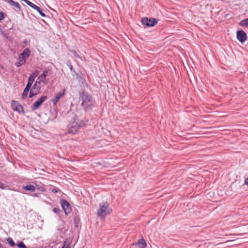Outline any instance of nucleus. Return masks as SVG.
<instances>
[{
  "mask_svg": "<svg viewBox=\"0 0 248 248\" xmlns=\"http://www.w3.org/2000/svg\"><path fill=\"white\" fill-rule=\"evenodd\" d=\"M40 84H41V83H39V81L36 80L34 84L32 86L31 90H33V91L37 93H40V90H41Z\"/></svg>",
  "mask_w": 248,
  "mask_h": 248,
  "instance_id": "obj_14",
  "label": "nucleus"
},
{
  "mask_svg": "<svg viewBox=\"0 0 248 248\" xmlns=\"http://www.w3.org/2000/svg\"><path fill=\"white\" fill-rule=\"evenodd\" d=\"M59 189L57 188H54L52 189V192L54 193H57L58 192Z\"/></svg>",
  "mask_w": 248,
  "mask_h": 248,
  "instance_id": "obj_33",
  "label": "nucleus"
},
{
  "mask_svg": "<svg viewBox=\"0 0 248 248\" xmlns=\"http://www.w3.org/2000/svg\"><path fill=\"white\" fill-rule=\"evenodd\" d=\"M88 121L78 119L76 115L71 120L68 125L69 133L75 134L77 133L81 127L85 126Z\"/></svg>",
  "mask_w": 248,
  "mask_h": 248,
  "instance_id": "obj_1",
  "label": "nucleus"
},
{
  "mask_svg": "<svg viewBox=\"0 0 248 248\" xmlns=\"http://www.w3.org/2000/svg\"><path fill=\"white\" fill-rule=\"evenodd\" d=\"M7 241L8 243L9 244V245L10 246L14 247L15 246V245H16L15 243L11 238L9 237L7 239Z\"/></svg>",
  "mask_w": 248,
  "mask_h": 248,
  "instance_id": "obj_24",
  "label": "nucleus"
},
{
  "mask_svg": "<svg viewBox=\"0 0 248 248\" xmlns=\"http://www.w3.org/2000/svg\"><path fill=\"white\" fill-rule=\"evenodd\" d=\"M17 246L19 248H27L26 246L23 242H19L17 244Z\"/></svg>",
  "mask_w": 248,
  "mask_h": 248,
  "instance_id": "obj_26",
  "label": "nucleus"
},
{
  "mask_svg": "<svg viewBox=\"0 0 248 248\" xmlns=\"http://www.w3.org/2000/svg\"><path fill=\"white\" fill-rule=\"evenodd\" d=\"M245 184L248 185V177L245 179Z\"/></svg>",
  "mask_w": 248,
  "mask_h": 248,
  "instance_id": "obj_38",
  "label": "nucleus"
},
{
  "mask_svg": "<svg viewBox=\"0 0 248 248\" xmlns=\"http://www.w3.org/2000/svg\"><path fill=\"white\" fill-rule=\"evenodd\" d=\"M39 74V71L37 70L34 71L30 76V78L32 77V78L35 79V78L37 77Z\"/></svg>",
  "mask_w": 248,
  "mask_h": 248,
  "instance_id": "obj_23",
  "label": "nucleus"
},
{
  "mask_svg": "<svg viewBox=\"0 0 248 248\" xmlns=\"http://www.w3.org/2000/svg\"><path fill=\"white\" fill-rule=\"evenodd\" d=\"M0 188L1 189H7L10 190V187L9 185H6L5 183H3L1 181H0Z\"/></svg>",
  "mask_w": 248,
  "mask_h": 248,
  "instance_id": "obj_18",
  "label": "nucleus"
},
{
  "mask_svg": "<svg viewBox=\"0 0 248 248\" xmlns=\"http://www.w3.org/2000/svg\"><path fill=\"white\" fill-rule=\"evenodd\" d=\"M71 52L74 54L75 57L81 59L80 57L79 56V55L77 53V52L75 50H71Z\"/></svg>",
  "mask_w": 248,
  "mask_h": 248,
  "instance_id": "obj_28",
  "label": "nucleus"
},
{
  "mask_svg": "<svg viewBox=\"0 0 248 248\" xmlns=\"http://www.w3.org/2000/svg\"><path fill=\"white\" fill-rule=\"evenodd\" d=\"M236 38L240 42L243 43L247 40V33L242 30H238L236 32Z\"/></svg>",
  "mask_w": 248,
  "mask_h": 248,
  "instance_id": "obj_9",
  "label": "nucleus"
},
{
  "mask_svg": "<svg viewBox=\"0 0 248 248\" xmlns=\"http://www.w3.org/2000/svg\"><path fill=\"white\" fill-rule=\"evenodd\" d=\"M7 2L12 6L13 9L15 11L18 12L21 11L20 4L13 0H8Z\"/></svg>",
  "mask_w": 248,
  "mask_h": 248,
  "instance_id": "obj_11",
  "label": "nucleus"
},
{
  "mask_svg": "<svg viewBox=\"0 0 248 248\" xmlns=\"http://www.w3.org/2000/svg\"><path fill=\"white\" fill-rule=\"evenodd\" d=\"M21 0L25 2L28 5H29V3H31V2L29 0Z\"/></svg>",
  "mask_w": 248,
  "mask_h": 248,
  "instance_id": "obj_35",
  "label": "nucleus"
},
{
  "mask_svg": "<svg viewBox=\"0 0 248 248\" xmlns=\"http://www.w3.org/2000/svg\"><path fill=\"white\" fill-rule=\"evenodd\" d=\"M32 84H31L30 82H28L26 86L25 89H28L29 90H30L31 89Z\"/></svg>",
  "mask_w": 248,
  "mask_h": 248,
  "instance_id": "obj_29",
  "label": "nucleus"
},
{
  "mask_svg": "<svg viewBox=\"0 0 248 248\" xmlns=\"http://www.w3.org/2000/svg\"><path fill=\"white\" fill-rule=\"evenodd\" d=\"M61 206L65 213V214L67 216L71 212L72 209L71 207V205L68 202V201H67L65 199H61Z\"/></svg>",
  "mask_w": 248,
  "mask_h": 248,
  "instance_id": "obj_6",
  "label": "nucleus"
},
{
  "mask_svg": "<svg viewBox=\"0 0 248 248\" xmlns=\"http://www.w3.org/2000/svg\"><path fill=\"white\" fill-rule=\"evenodd\" d=\"M48 73V71L47 70H44L43 73L38 77L36 81H39L40 83L42 82L46 84L47 82L46 81V78Z\"/></svg>",
  "mask_w": 248,
  "mask_h": 248,
  "instance_id": "obj_12",
  "label": "nucleus"
},
{
  "mask_svg": "<svg viewBox=\"0 0 248 248\" xmlns=\"http://www.w3.org/2000/svg\"><path fill=\"white\" fill-rule=\"evenodd\" d=\"M71 241L68 239H66L65 241H64L63 246L62 248H70V247H69Z\"/></svg>",
  "mask_w": 248,
  "mask_h": 248,
  "instance_id": "obj_19",
  "label": "nucleus"
},
{
  "mask_svg": "<svg viewBox=\"0 0 248 248\" xmlns=\"http://www.w3.org/2000/svg\"><path fill=\"white\" fill-rule=\"evenodd\" d=\"M30 90H28V89H24V91H23V92L22 94V95H21V97L23 99H25L27 97V96L29 93V92Z\"/></svg>",
  "mask_w": 248,
  "mask_h": 248,
  "instance_id": "obj_22",
  "label": "nucleus"
},
{
  "mask_svg": "<svg viewBox=\"0 0 248 248\" xmlns=\"http://www.w3.org/2000/svg\"><path fill=\"white\" fill-rule=\"evenodd\" d=\"M34 80L35 79L32 78V77L31 78L29 77L28 82H30L31 84L32 85L33 82L34 81Z\"/></svg>",
  "mask_w": 248,
  "mask_h": 248,
  "instance_id": "obj_32",
  "label": "nucleus"
},
{
  "mask_svg": "<svg viewBox=\"0 0 248 248\" xmlns=\"http://www.w3.org/2000/svg\"><path fill=\"white\" fill-rule=\"evenodd\" d=\"M239 25L242 27H248V18L241 20Z\"/></svg>",
  "mask_w": 248,
  "mask_h": 248,
  "instance_id": "obj_17",
  "label": "nucleus"
},
{
  "mask_svg": "<svg viewBox=\"0 0 248 248\" xmlns=\"http://www.w3.org/2000/svg\"><path fill=\"white\" fill-rule=\"evenodd\" d=\"M29 6L33 9L36 10L42 17H44L46 16V15L43 12L42 9L33 3L31 2V3H29Z\"/></svg>",
  "mask_w": 248,
  "mask_h": 248,
  "instance_id": "obj_13",
  "label": "nucleus"
},
{
  "mask_svg": "<svg viewBox=\"0 0 248 248\" xmlns=\"http://www.w3.org/2000/svg\"><path fill=\"white\" fill-rule=\"evenodd\" d=\"M12 109L19 113H24V110L23 106L17 101H13L11 103Z\"/></svg>",
  "mask_w": 248,
  "mask_h": 248,
  "instance_id": "obj_7",
  "label": "nucleus"
},
{
  "mask_svg": "<svg viewBox=\"0 0 248 248\" xmlns=\"http://www.w3.org/2000/svg\"><path fill=\"white\" fill-rule=\"evenodd\" d=\"M79 223H80L79 218L77 217H74V224L76 228L78 227V226L79 225Z\"/></svg>",
  "mask_w": 248,
  "mask_h": 248,
  "instance_id": "obj_20",
  "label": "nucleus"
},
{
  "mask_svg": "<svg viewBox=\"0 0 248 248\" xmlns=\"http://www.w3.org/2000/svg\"><path fill=\"white\" fill-rule=\"evenodd\" d=\"M79 78H80V81H81V82H82V83H83L84 82H85V81H86V80H85V78H84L82 77H80Z\"/></svg>",
  "mask_w": 248,
  "mask_h": 248,
  "instance_id": "obj_34",
  "label": "nucleus"
},
{
  "mask_svg": "<svg viewBox=\"0 0 248 248\" xmlns=\"http://www.w3.org/2000/svg\"><path fill=\"white\" fill-rule=\"evenodd\" d=\"M0 248H4L2 244L0 243Z\"/></svg>",
  "mask_w": 248,
  "mask_h": 248,
  "instance_id": "obj_39",
  "label": "nucleus"
},
{
  "mask_svg": "<svg viewBox=\"0 0 248 248\" xmlns=\"http://www.w3.org/2000/svg\"><path fill=\"white\" fill-rule=\"evenodd\" d=\"M158 20L155 18L143 17L141 23L147 27H154L157 24Z\"/></svg>",
  "mask_w": 248,
  "mask_h": 248,
  "instance_id": "obj_5",
  "label": "nucleus"
},
{
  "mask_svg": "<svg viewBox=\"0 0 248 248\" xmlns=\"http://www.w3.org/2000/svg\"><path fill=\"white\" fill-rule=\"evenodd\" d=\"M21 0L25 2L28 5H29V3H31V2L29 0Z\"/></svg>",
  "mask_w": 248,
  "mask_h": 248,
  "instance_id": "obj_36",
  "label": "nucleus"
},
{
  "mask_svg": "<svg viewBox=\"0 0 248 248\" xmlns=\"http://www.w3.org/2000/svg\"><path fill=\"white\" fill-rule=\"evenodd\" d=\"M47 99V96H42L40 98L37 99L31 106V108L32 110L37 109L41 105L44 103Z\"/></svg>",
  "mask_w": 248,
  "mask_h": 248,
  "instance_id": "obj_8",
  "label": "nucleus"
},
{
  "mask_svg": "<svg viewBox=\"0 0 248 248\" xmlns=\"http://www.w3.org/2000/svg\"><path fill=\"white\" fill-rule=\"evenodd\" d=\"M35 187V189H37V190L41 192H44L46 191L45 188L43 186H41L40 185L36 184Z\"/></svg>",
  "mask_w": 248,
  "mask_h": 248,
  "instance_id": "obj_21",
  "label": "nucleus"
},
{
  "mask_svg": "<svg viewBox=\"0 0 248 248\" xmlns=\"http://www.w3.org/2000/svg\"><path fill=\"white\" fill-rule=\"evenodd\" d=\"M80 98L82 101V105L84 106L85 108L91 107L92 97L91 95L87 92H83Z\"/></svg>",
  "mask_w": 248,
  "mask_h": 248,
  "instance_id": "obj_4",
  "label": "nucleus"
},
{
  "mask_svg": "<svg viewBox=\"0 0 248 248\" xmlns=\"http://www.w3.org/2000/svg\"><path fill=\"white\" fill-rule=\"evenodd\" d=\"M53 211L56 214H58L59 213L60 210L58 208L54 207L53 209Z\"/></svg>",
  "mask_w": 248,
  "mask_h": 248,
  "instance_id": "obj_31",
  "label": "nucleus"
},
{
  "mask_svg": "<svg viewBox=\"0 0 248 248\" xmlns=\"http://www.w3.org/2000/svg\"><path fill=\"white\" fill-rule=\"evenodd\" d=\"M30 91V92L29 96L30 98H31L38 94L31 89Z\"/></svg>",
  "mask_w": 248,
  "mask_h": 248,
  "instance_id": "obj_25",
  "label": "nucleus"
},
{
  "mask_svg": "<svg viewBox=\"0 0 248 248\" xmlns=\"http://www.w3.org/2000/svg\"><path fill=\"white\" fill-rule=\"evenodd\" d=\"M23 189L26 191L34 192L35 190V187L33 185H26L23 186Z\"/></svg>",
  "mask_w": 248,
  "mask_h": 248,
  "instance_id": "obj_15",
  "label": "nucleus"
},
{
  "mask_svg": "<svg viewBox=\"0 0 248 248\" xmlns=\"http://www.w3.org/2000/svg\"><path fill=\"white\" fill-rule=\"evenodd\" d=\"M67 65L68 66V67L69 68V69H70L71 71L73 72L75 74H76V72L75 70L74 69L73 66L72 65L70 62H68L67 63Z\"/></svg>",
  "mask_w": 248,
  "mask_h": 248,
  "instance_id": "obj_27",
  "label": "nucleus"
},
{
  "mask_svg": "<svg viewBox=\"0 0 248 248\" xmlns=\"http://www.w3.org/2000/svg\"><path fill=\"white\" fill-rule=\"evenodd\" d=\"M65 93V90L61 91L56 94L55 97L52 99V103L53 105H56Z\"/></svg>",
  "mask_w": 248,
  "mask_h": 248,
  "instance_id": "obj_10",
  "label": "nucleus"
},
{
  "mask_svg": "<svg viewBox=\"0 0 248 248\" xmlns=\"http://www.w3.org/2000/svg\"><path fill=\"white\" fill-rule=\"evenodd\" d=\"M34 195L35 196L37 197V194H34Z\"/></svg>",
  "mask_w": 248,
  "mask_h": 248,
  "instance_id": "obj_40",
  "label": "nucleus"
},
{
  "mask_svg": "<svg viewBox=\"0 0 248 248\" xmlns=\"http://www.w3.org/2000/svg\"><path fill=\"white\" fill-rule=\"evenodd\" d=\"M31 55V51L29 48H25L23 52L20 54L17 58V61L15 63V66L19 67L26 63L27 59Z\"/></svg>",
  "mask_w": 248,
  "mask_h": 248,
  "instance_id": "obj_3",
  "label": "nucleus"
},
{
  "mask_svg": "<svg viewBox=\"0 0 248 248\" xmlns=\"http://www.w3.org/2000/svg\"><path fill=\"white\" fill-rule=\"evenodd\" d=\"M28 40L27 39H25L24 41H23V43L26 46L28 44Z\"/></svg>",
  "mask_w": 248,
  "mask_h": 248,
  "instance_id": "obj_37",
  "label": "nucleus"
},
{
  "mask_svg": "<svg viewBox=\"0 0 248 248\" xmlns=\"http://www.w3.org/2000/svg\"><path fill=\"white\" fill-rule=\"evenodd\" d=\"M99 209L97 210L98 217H103L109 215L112 212V209L109 208L108 203L107 202H102L99 204Z\"/></svg>",
  "mask_w": 248,
  "mask_h": 248,
  "instance_id": "obj_2",
  "label": "nucleus"
},
{
  "mask_svg": "<svg viewBox=\"0 0 248 248\" xmlns=\"http://www.w3.org/2000/svg\"><path fill=\"white\" fill-rule=\"evenodd\" d=\"M5 17V14L3 12H0V21L3 20Z\"/></svg>",
  "mask_w": 248,
  "mask_h": 248,
  "instance_id": "obj_30",
  "label": "nucleus"
},
{
  "mask_svg": "<svg viewBox=\"0 0 248 248\" xmlns=\"http://www.w3.org/2000/svg\"><path fill=\"white\" fill-rule=\"evenodd\" d=\"M138 245L140 246V248H146L147 247L146 242L143 238L140 239L138 241Z\"/></svg>",
  "mask_w": 248,
  "mask_h": 248,
  "instance_id": "obj_16",
  "label": "nucleus"
}]
</instances>
